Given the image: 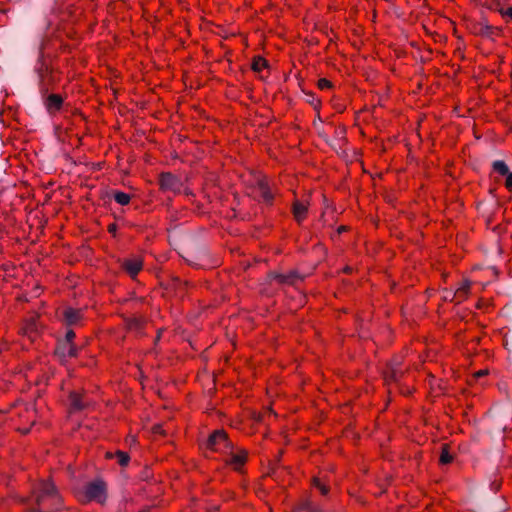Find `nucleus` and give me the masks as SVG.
Masks as SVG:
<instances>
[{
	"instance_id": "6ab92c4d",
	"label": "nucleus",
	"mask_w": 512,
	"mask_h": 512,
	"mask_svg": "<svg viewBox=\"0 0 512 512\" xmlns=\"http://www.w3.org/2000/svg\"><path fill=\"white\" fill-rule=\"evenodd\" d=\"M307 206L300 201H295L293 204V214L297 222H301L307 213Z\"/></svg>"
},
{
	"instance_id": "a878e982",
	"label": "nucleus",
	"mask_w": 512,
	"mask_h": 512,
	"mask_svg": "<svg viewBox=\"0 0 512 512\" xmlns=\"http://www.w3.org/2000/svg\"><path fill=\"white\" fill-rule=\"evenodd\" d=\"M318 87L322 90L329 89L332 87V83L329 80L322 78V79H319V81H318Z\"/></svg>"
},
{
	"instance_id": "423d86ee",
	"label": "nucleus",
	"mask_w": 512,
	"mask_h": 512,
	"mask_svg": "<svg viewBox=\"0 0 512 512\" xmlns=\"http://www.w3.org/2000/svg\"><path fill=\"white\" fill-rule=\"evenodd\" d=\"M159 184L164 191L180 192L182 187L181 180L169 172L160 175Z\"/></svg>"
},
{
	"instance_id": "bb28decb",
	"label": "nucleus",
	"mask_w": 512,
	"mask_h": 512,
	"mask_svg": "<svg viewBox=\"0 0 512 512\" xmlns=\"http://www.w3.org/2000/svg\"><path fill=\"white\" fill-rule=\"evenodd\" d=\"M499 14L502 16V17H509L510 19H512V7H508V8H499Z\"/></svg>"
},
{
	"instance_id": "20e7f679",
	"label": "nucleus",
	"mask_w": 512,
	"mask_h": 512,
	"mask_svg": "<svg viewBox=\"0 0 512 512\" xmlns=\"http://www.w3.org/2000/svg\"><path fill=\"white\" fill-rule=\"evenodd\" d=\"M206 447L215 452L227 453L228 449H232V442L228 439L224 430L218 429L210 434Z\"/></svg>"
},
{
	"instance_id": "dca6fc26",
	"label": "nucleus",
	"mask_w": 512,
	"mask_h": 512,
	"mask_svg": "<svg viewBox=\"0 0 512 512\" xmlns=\"http://www.w3.org/2000/svg\"><path fill=\"white\" fill-rule=\"evenodd\" d=\"M294 512H321V508L309 499H303Z\"/></svg>"
},
{
	"instance_id": "2f4dec72",
	"label": "nucleus",
	"mask_w": 512,
	"mask_h": 512,
	"mask_svg": "<svg viewBox=\"0 0 512 512\" xmlns=\"http://www.w3.org/2000/svg\"><path fill=\"white\" fill-rule=\"evenodd\" d=\"M454 292L446 291L444 295L445 300L454 301L456 298H453Z\"/></svg>"
},
{
	"instance_id": "e433bc0d",
	"label": "nucleus",
	"mask_w": 512,
	"mask_h": 512,
	"mask_svg": "<svg viewBox=\"0 0 512 512\" xmlns=\"http://www.w3.org/2000/svg\"><path fill=\"white\" fill-rule=\"evenodd\" d=\"M275 473H276V471H275V470H273L271 473H269V475L274 476V475H275Z\"/></svg>"
},
{
	"instance_id": "f03ea898",
	"label": "nucleus",
	"mask_w": 512,
	"mask_h": 512,
	"mask_svg": "<svg viewBox=\"0 0 512 512\" xmlns=\"http://www.w3.org/2000/svg\"><path fill=\"white\" fill-rule=\"evenodd\" d=\"M34 73L37 76V86L40 96L49 93L51 86L56 82L52 68L45 61L43 44L39 47V54L34 66Z\"/></svg>"
},
{
	"instance_id": "c9c22d12",
	"label": "nucleus",
	"mask_w": 512,
	"mask_h": 512,
	"mask_svg": "<svg viewBox=\"0 0 512 512\" xmlns=\"http://www.w3.org/2000/svg\"><path fill=\"white\" fill-rule=\"evenodd\" d=\"M342 134H344V130H341L340 132H337V136H341Z\"/></svg>"
},
{
	"instance_id": "c756f323",
	"label": "nucleus",
	"mask_w": 512,
	"mask_h": 512,
	"mask_svg": "<svg viewBox=\"0 0 512 512\" xmlns=\"http://www.w3.org/2000/svg\"><path fill=\"white\" fill-rule=\"evenodd\" d=\"M501 0H494V3L489 7V9L494 10L499 13V8H503L501 6Z\"/></svg>"
},
{
	"instance_id": "473e14b6",
	"label": "nucleus",
	"mask_w": 512,
	"mask_h": 512,
	"mask_svg": "<svg viewBox=\"0 0 512 512\" xmlns=\"http://www.w3.org/2000/svg\"><path fill=\"white\" fill-rule=\"evenodd\" d=\"M108 230H109L110 233H115L116 230H117L116 224H114V223L110 224L109 227H108Z\"/></svg>"
},
{
	"instance_id": "5701e85b",
	"label": "nucleus",
	"mask_w": 512,
	"mask_h": 512,
	"mask_svg": "<svg viewBox=\"0 0 512 512\" xmlns=\"http://www.w3.org/2000/svg\"><path fill=\"white\" fill-rule=\"evenodd\" d=\"M114 200L122 205V206H125V205H128L130 200H131V197L129 194L125 193V192H122V191H115L114 192Z\"/></svg>"
},
{
	"instance_id": "412c9836",
	"label": "nucleus",
	"mask_w": 512,
	"mask_h": 512,
	"mask_svg": "<svg viewBox=\"0 0 512 512\" xmlns=\"http://www.w3.org/2000/svg\"><path fill=\"white\" fill-rule=\"evenodd\" d=\"M492 170L501 176H506L510 170L503 160H495L492 162Z\"/></svg>"
},
{
	"instance_id": "ddd939ff",
	"label": "nucleus",
	"mask_w": 512,
	"mask_h": 512,
	"mask_svg": "<svg viewBox=\"0 0 512 512\" xmlns=\"http://www.w3.org/2000/svg\"><path fill=\"white\" fill-rule=\"evenodd\" d=\"M230 455L229 460H227V463L230 465H233L236 470L239 469L240 466H242L246 461V453H235L234 452V446L232 445V449H228V452Z\"/></svg>"
},
{
	"instance_id": "39448f33",
	"label": "nucleus",
	"mask_w": 512,
	"mask_h": 512,
	"mask_svg": "<svg viewBox=\"0 0 512 512\" xmlns=\"http://www.w3.org/2000/svg\"><path fill=\"white\" fill-rule=\"evenodd\" d=\"M79 348L73 342L58 341L55 348V355L64 361L67 358L76 357L78 355Z\"/></svg>"
},
{
	"instance_id": "9b49d317",
	"label": "nucleus",
	"mask_w": 512,
	"mask_h": 512,
	"mask_svg": "<svg viewBox=\"0 0 512 512\" xmlns=\"http://www.w3.org/2000/svg\"><path fill=\"white\" fill-rule=\"evenodd\" d=\"M69 402L71 410L74 412L82 411L89 406V402L85 401L81 394L77 392H71L69 395Z\"/></svg>"
},
{
	"instance_id": "c85d7f7f",
	"label": "nucleus",
	"mask_w": 512,
	"mask_h": 512,
	"mask_svg": "<svg viewBox=\"0 0 512 512\" xmlns=\"http://www.w3.org/2000/svg\"><path fill=\"white\" fill-rule=\"evenodd\" d=\"M319 135L329 144L333 149L337 150L336 144L333 143L325 133L319 132Z\"/></svg>"
},
{
	"instance_id": "aec40b11",
	"label": "nucleus",
	"mask_w": 512,
	"mask_h": 512,
	"mask_svg": "<svg viewBox=\"0 0 512 512\" xmlns=\"http://www.w3.org/2000/svg\"><path fill=\"white\" fill-rule=\"evenodd\" d=\"M469 289L470 282L468 280L463 281L461 286L453 294V298H457V303H460L463 299L466 298Z\"/></svg>"
},
{
	"instance_id": "b1692460",
	"label": "nucleus",
	"mask_w": 512,
	"mask_h": 512,
	"mask_svg": "<svg viewBox=\"0 0 512 512\" xmlns=\"http://www.w3.org/2000/svg\"><path fill=\"white\" fill-rule=\"evenodd\" d=\"M267 67H268V62L264 58L257 56L253 59V62H252L253 71L260 72L262 69L267 68Z\"/></svg>"
},
{
	"instance_id": "a211bd4d",
	"label": "nucleus",
	"mask_w": 512,
	"mask_h": 512,
	"mask_svg": "<svg viewBox=\"0 0 512 512\" xmlns=\"http://www.w3.org/2000/svg\"><path fill=\"white\" fill-rule=\"evenodd\" d=\"M106 458H109V459L116 458L119 465L122 467L127 466L130 461L129 454L127 452H124L121 450H117L115 453L107 452Z\"/></svg>"
},
{
	"instance_id": "393cba45",
	"label": "nucleus",
	"mask_w": 512,
	"mask_h": 512,
	"mask_svg": "<svg viewBox=\"0 0 512 512\" xmlns=\"http://www.w3.org/2000/svg\"><path fill=\"white\" fill-rule=\"evenodd\" d=\"M313 485L320 490V492L323 495H326L328 493V487L320 482L319 479L314 478L313 479Z\"/></svg>"
},
{
	"instance_id": "7c9ffc66",
	"label": "nucleus",
	"mask_w": 512,
	"mask_h": 512,
	"mask_svg": "<svg viewBox=\"0 0 512 512\" xmlns=\"http://www.w3.org/2000/svg\"><path fill=\"white\" fill-rule=\"evenodd\" d=\"M505 185L508 189H512V172L510 171L506 176Z\"/></svg>"
},
{
	"instance_id": "2eb2a0df",
	"label": "nucleus",
	"mask_w": 512,
	"mask_h": 512,
	"mask_svg": "<svg viewBox=\"0 0 512 512\" xmlns=\"http://www.w3.org/2000/svg\"><path fill=\"white\" fill-rule=\"evenodd\" d=\"M145 324V319L141 316H133L126 319V326L130 331H134L136 333H141L143 326Z\"/></svg>"
},
{
	"instance_id": "72a5a7b5",
	"label": "nucleus",
	"mask_w": 512,
	"mask_h": 512,
	"mask_svg": "<svg viewBox=\"0 0 512 512\" xmlns=\"http://www.w3.org/2000/svg\"><path fill=\"white\" fill-rule=\"evenodd\" d=\"M484 375H486V371H484V370H480V371H478V372L476 373V376H477V377H481V376H484Z\"/></svg>"
},
{
	"instance_id": "4468645a",
	"label": "nucleus",
	"mask_w": 512,
	"mask_h": 512,
	"mask_svg": "<svg viewBox=\"0 0 512 512\" xmlns=\"http://www.w3.org/2000/svg\"><path fill=\"white\" fill-rule=\"evenodd\" d=\"M495 31H501V29L491 26L487 22H481L475 27V33L486 38H491Z\"/></svg>"
},
{
	"instance_id": "f8f14e48",
	"label": "nucleus",
	"mask_w": 512,
	"mask_h": 512,
	"mask_svg": "<svg viewBox=\"0 0 512 512\" xmlns=\"http://www.w3.org/2000/svg\"><path fill=\"white\" fill-rule=\"evenodd\" d=\"M270 277L276 280L280 284H289L292 285L296 280L300 279L299 274L296 271H292L288 274H281L273 272L270 274Z\"/></svg>"
},
{
	"instance_id": "9d476101",
	"label": "nucleus",
	"mask_w": 512,
	"mask_h": 512,
	"mask_svg": "<svg viewBox=\"0 0 512 512\" xmlns=\"http://www.w3.org/2000/svg\"><path fill=\"white\" fill-rule=\"evenodd\" d=\"M143 261L139 257L124 259L121 261V267L131 276L135 277L142 269Z\"/></svg>"
},
{
	"instance_id": "4be33fe9",
	"label": "nucleus",
	"mask_w": 512,
	"mask_h": 512,
	"mask_svg": "<svg viewBox=\"0 0 512 512\" xmlns=\"http://www.w3.org/2000/svg\"><path fill=\"white\" fill-rule=\"evenodd\" d=\"M454 457L449 452V447L446 444L441 445V453L439 456V462L440 464L446 465L450 464L453 461Z\"/></svg>"
},
{
	"instance_id": "f3484780",
	"label": "nucleus",
	"mask_w": 512,
	"mask_h": 512,
	"mask_svg": "<svg viewBox=\"0 0 512 512\" xmlns=\"http://www.w3.org/2000/svg\"><path fill=\"white\" fill-rule=\"evenodd\" d=\"M403 372L399 368V363L392 364L385 372L384 376L386 381L397 382L402 376Z\"/></svg>"
},
{
	"instance_id": "1a4fd4ad",
	"label": "nucleus",
	"mask_w": 512,
	"mask_h": 512,
	"mask_svg": "<svg viewBox=\"0 0 512 512\" xmlns=\"http://www.w3.org/2000/svg\"><path fill=\"white\" fill-rule=\"evenodd\" d=\"M61 319L66 326L77 325L83 319V312L81 309L67 307L63 310Z\"/></svg>"
},
{
	"instance_id": "6e6552de",
	"label": "nucleus",
	"mask_w": 512,
	"mask_h": 512,
	"mask_svg": "<svg viewBox=\"0 0 512 512\" xmlns=\"http://www.w3.org/2000/svg\"><path fill=\"white\" fill-rule=\"evenodd\" d=\"M255 190L263 202L268 205L272 204L274 196L264 177H257L255 179Z\"/></svg>"
},
{
	"instance_id": "f257e3e1",
	"label": "nucleus",
	"mask_w": 512,
	"mask_h": 512,
	"mask_svg": "<svg viewBox=\"0 0 512 512\" xmlns=\"http://www.w3.org/2000/svg\"><path fill=\"white\" fill-rule=\"evenodd\" d=\"M61 497L53 483L43 481L40 484L39 494L36 497L37 508H31L28 512H53L60 509Z\"/></svg>"
},
{
	"instance_id": "f704fd0d",
	"label": "nucleus",
	"mask_w": 512,
	"mask_h": 512,
	"mask_svg": "<svg viewBox=\"0 0 512 512\" xmlns=\"http://www.w3.org/2000/svg\"><path fill=\"white\" fill-rule=\"evenodd\" d=\"M344 231H346V227H345V226H340V227L338 228V233H342V232H344Z\"/></svg>"
},
{
	"instance_id": "cd10ccee",
	"label": "nucleus",
	"mask_w": 512,
	"mask_h": 512,
	"mask_svg": "<svg viewBox=\"0 0 512 512\" xmlns=\"http://www.w3.org/2000/svg\"><path fill=\"white\" fill-rule=\"evenodd\" d=\"M75 338V332L72 329L67 330L65 337L60 341L73 342Z\"/></svg>"
},
{
	"instance_id": "0eeeda50",
	"label": "nucleus",
	"mask_w": 512,
	"mask_h": 512,
	"mask_svg": "<svg viewBox=\"0 0 512 512\" xmlns=\"http://www.w3.org/2000/svg\"><path fill=\"white\" fill-rule=\"evenodd\" d=\"M43 104L50 115L58 112L64 103V99L61 95L55 93H47L41 96Z\"/></svg>"
},
{
	"instance_id": "7ed1b4c3",
	"label": "nucleus",
	"mask_w": 512,
	"mask_h": 512,
	"mask_svg": "<svg viewBox=\"0 0 512 512\" xmlns=\"http://www.w3.org/2000/svg\"><path fill=\"white\" fill-rule=\"evenodd\" d=\"M79 498L82 502L95 501L103 505L107 500L106 482L102 478H96L86 483L79 494Z\"/></svg>"
}]
</instances>
